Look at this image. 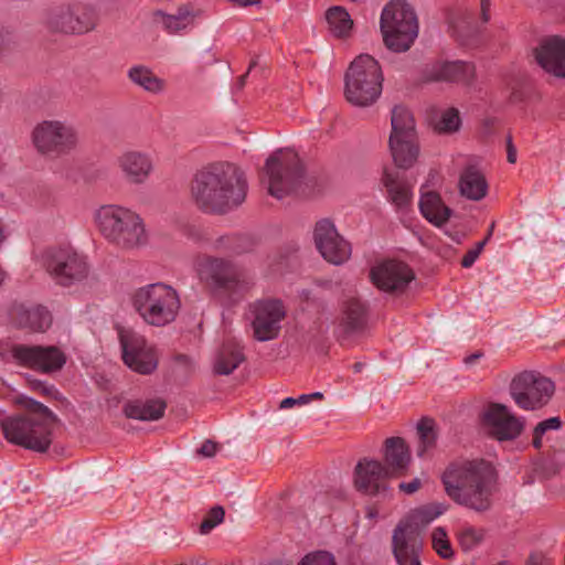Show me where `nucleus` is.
I'll return each instance as SVG.
<instances>
[{
  "label": "nucleus",
  "mask_w": 565,
  "mask_h": 565,
  "mask_svg": "<svg viewBox=\"0 0 565 565\" xmlns=\"http://www.w3.org/2000/svg\"><path fill=\"white\" fill-rule=\"evenodd\" d=\"M243 170L228 162L211 164L198 171L190 184L195 206L210 214H226L238 207L247 195Z\"/></svg>",
  "instance_id": "nucleus-1"
},
{
  "label": "nucleus",
  "mask_w": 565,
  "mask_h": 565,
  "mask_svg": "<svg viewBox=\"0 0 565 565\" xmlns=\"http://www.w3.org/2000/svg\"><path fill=\"white\" fill-rule=\"evenodd\" d=\"M441 482L455 503L481 513L492 507L498 475L483 459L463 460L450 463L441 475Z\"/></svg>",
  "instance_id": "nucleus-2"
},
{
  "label": "nucleus",
  "mask_w": 565,
  "mask_h": 565,
  "mask_svg": "<svg viewBox=\"0 0 565 565\" xmlns=\"http://www.w3.org/2000/svg\"><path fill=\"white\" fill-rule=\"evenodd\" d=\"M15 403L26 414L9 416L2 423L4 438L25 449L46 451L52 443V431L58 423L57 416L42 403L25 395L17 396Z\"/></svg>",
  "instance_id": "nucleus-3"
},
{
  "label": "nucleus",
  "mask_w": 565,
  "mask_h": 565,
  "mask_svg": "<svg viewBox=\"0 0 565 565\" xmlns=\"http://www.w3.org/2000/svg\"><path fill=\"white\" fill-rule=\"evenodd\" d=\"M93 218L100 235L116 247L131 250L148 243L143 218L129 207L105 204L95 210Z\"/></svg>",
  "instance_id": "nucleus-4"
},
{
  "label": "nucleus",
  "mask_w": 565,
  "mask_h": 565,
  "mask_svg": "<svg viewBox=\"0 0 565 565\" xmlns=\"http://www.w3.org/2000/svg\"><path fill=\"white\" fill-rule=\"evenodd\" d=\"M129 301L142 321L152 327L172 323L181 309L179 292L164 282H152L135 289Z\"/></svg>",
  "instance_id": "nucleus-5"
},
{
  "label": "nucleus",
  "mask_w": 565,
  "mask_h": 565,
  "mask_svg": "<svg viewBox=\"0 0 565 565\" xmlns=\"http://www.w3.org/2000/svg\"><path fill=\"white\" fill-rule=\"evenodd\" d=\"M383 79L379 62L369 54H361L347 71L344 96L354 106L367 107L381 96Z\"/></svg>",
  "instance_id": "nucleus-6"
},
{
  "label": "nucleus",
  "mask_w": 565,
  "mask_h": 565,
  "mask_svg": "<svg viewBox=\"0 0 565 565\" xmlns=\"http://www.w3.org/2000/svg\"><path fill=\"white\" fill-rule=\"evenodd\" d=\"M43 266L52 280L61 287H73L86 281L90 273L87 256L72 245H58L42 254Z\"/></svg>",
  "instance_id": "nucleus-7"
},
{
  "label": "nucleus",
  "mask_w": 565,
  "mask_h": 565,
  "mask_svg": "<svg viewBox=\"0 0 565 565\" xmlns=\"http://www.w3.org/2000/svg\"><path fill=\"white\" fill-rule=\"evenodd\" d=\"M31 142L42 156L60 158L74 152L79 146L77 127L65 119H45L31 131Z\"/></svg>",
  "instance_id": "nucleus-8"
},
{
  "label": "nucleus",
  "mask_w": 565,
  "mask_h": 565,
  "mask_svg": "<svg viewBox=\"0 0 565 565\" xmlns=\"http://www.w3.org/2000/svg\"><path fill=\"white\" fill-rule=\"evenodd\" d=\"M381 30L390 50L407 51L418 34L414 10L405 1H391L382 11Z\"/></svg>",
  "instance_id": "nucleus-9"
},
{
  "label": "nucleus",
  "mask_w": 565,
  "mask_h": 565,
  "mask_svg": "<svg viewBox=\"0 0 565 565\" xmlns=\"http://www.w3.org/2000/svg\"><path fill=\"white\" fill-rule=\"evenodd\" d=\"M388 146L398 168L408 169L416 162L419 147L415 119L411 110L403 105L394 106L391 111Z\"/></svg>",
  "instance_id": "nucleus-10"
},
{
  "label": "nucleus",
  "mask_w": 565,
  "mask_h": 565,
  "mask_svg": "<svg viewBox=\"0 0 565 565\" xmlns=\"http://www.w3.org/2000/svg\"><path fill=\"white\" fill-rule=\"evenodd\" d=\"M266 172L268 192L278 200L297 192L305 179L303 166L292 151L270 156L266 161Z\"/></svg>",
  "instance_id": "nucleus-11"
},
{
  "label": "nucleus",
  "mask_w": 565,
  "mask_h": 565,
  "mask_svg": "<svg viewBox=\"0 0 565 565\" xmlns=\"http://www.w3.org/2000/svg\"><path fill=\"white\" fill-rule=\"evenodd\" d=\"M201 282L213 291L237 290L244 287L242 270L226 258L203 256L195 263Z\"/></svg>",
  "instance_id": "nucleus-12"
},
{
  "label": "nucleus",
  "mask_w": 565,
  "mask_h": 565,
  "mask_svg": "<svg viewBox=\"0 0 565 565\" xmlns=\"http://www.w3.org/2000/svg\"><path fill=\"white\" fill-rule=\"evenodd\" d=\"M554 391V383L550 379L533 372L519 374L510 386L515 404L525 411H534L547 404Z\"/></svg>",
  "instance_id": "nucleus-13"
},
{
  "label": "nucleus",
  "mask_w": 565,
  "mask_h": 565,
  "mask_svg": "<svg viewBox=\"0 0 565 565\" xmlns=\"http://www.w3.org/2000/svg\"><path fill=\"white\" fill-rule=\"evenodd\" d=\"M119 340L122 360L131 371L148 375L157 370L159 363L158 351L143 335L131 330H125L120 332Z\"/></svg>",
  "instance_id": "nucleus-14"
},
{
  "label": "nucleus",
  "mask_w": 565,
  "mask_h": 565,
  "mask_svg": "<svg viewBox=\"0 0 565 565\" xmlns=\"http://www.w3.org/2000/svg\"><path fill=\"white\" fill-rule=\"evenodd\" d=\"M47 24L55 32L82 35L96 28L97 14L86 4H67L53 10Z\"/></svg>",
  "instance_id": "nucleus-15"
},
{
  "label": "nucleus",
  "mask_w": 565,
  "mask_h": 565,
  "mask_svg": "<svg viewBox=\"0 0 565 565\" xmlns=\"http://www.w3.org/2000/svg\"><path fill=\"white\" fill-rule=\"evenodd\" d=\"M11 359L21 366L42 373L58 371L66 363L65 354L56 347L14 344L10 350Z\"/></svg>",
  "instance_id": "nucleus-16"
},
{
  "label": "nucleus",
  "mask_w": 565,
  "mask_h": 565,
  "mask_svg": "<svg viewBox=\"0 0 565 565\" xmlns=\"http://www.w3.org/2000/svg\"><path fill=\"white\" fill-rule=\"evenodd\" d=\"M391 478L394 476L384 463L375 459L362 458L354 468L353 484L363 494L387 497L391 492L388 484Z\"/></svg>",
  "instance_id": "nucleus-17"
},
{
  "label": "nucleus",
  "mask_w": 565,
  "mask_h": 565,
  "mask_svg": "<svg viewBox=\"0 0 565 565\" xmlns=\"http://www.w3.org/2000/svg\"><path fill=\"white\" fill-rule=\"evenodd\" d=\"M254 337L260 342L269 341L279 334L280 323L286 316L279 300H259L250 305Z\"/></svg>",
  "instance_id": "nucleus-18"
},
{
  "label": "nucleus",
  "mask_w": 565,
  "mask_h": 565,
  "mask_svg": "<svg viewBox=\"0 0 565 565\" xmlns=\"http://www.w3.org/2000/svg\"><path fill=\"white\" fill-rule=\"evenodd\" d=\"M315 245L321 256L330 264L341 265L351 256V245L337 231L329 220L316 223L313 232Z\"/></svg>",
  "instance_id": "nucleus-19"
},
{
  "label": "nucleus",
  "mask_w": 565,
  "mask_h": 565,
  "mask_svg": "<svg viewBox=\"0 0 565 565\" xmlns=\"http://www.w3.org/2000/svg\"><path fill=\"white\" fill-rule=\"evenodd\" d=\"M372 282L385 292H403L415 278L413 270L402 262H383L371 269Z\"/></svg>",
  "instance_id": "nucleus-20"
},
{
  "label": "nucleus",
  "mask_w": 565,
  "mask_h": 565,
  "mask_svg": "<svg viewBox=\"0 0 565 565\" xmlns=\"http://www.w3.org/2000/svg\"><path fill=\"white\" fill-rule=\"evenodd\" d=\"M489 433L499 441L513 440L518 438L523 428L524 422L515 417L511 411L502 404L491 405L483 415Z\"/></svg>",
  "instance_id": "nucleus-21"
},
{
  "label": "nucleus",
  "mask_w": 565,
  "mask_h": 565,
  "mask_svg": "<svg viewBox=\"0 0 565 565\" xmlns=\"http://www.w3.org/2000/svg\"><path fill=\"white\" fill-rule=\"evenodd\" d=\"M535 60L548 74L565 78V38L551 36L535 49Z\"/></svg>",
  "instance_id": "nucleus-22"
},
{
  "label": "nucleus",
  "mask_w": 565,
  "mask_h": 565,
  "mask_svg": "<svg viewBox=\"0 0 565 565\" xmlns=\"http://www.w3.org/2000/svg\"><path fill=\"white\" fill-rule=\"evenodd\" d=\"M116 162L125 179L131 184H143L153 170L152 159L141 151H125Z\"/></svg>",
  "instance_id": "nucleus-23"
},
{
  "label": "nucleus",
  "mask_w": 565,
  "mask_h": 565,
  "mask_svg": "<svg viewBox=\"0 0 565 565\" xmlns=\"http://www.w3.org/2000/svg\"><path fill=\"white\" fill-rule=\"evenodd\" d=\"M422 544L406 523H399L393 534V551L398 565H422Z\"/></svg>",
  "instance_id": "nucleus-24"
},
{
  "label": "nucleus",
  "mask_w": 565,
  "mask_h": 565,
  "mask_svg": "<svg viewBox=\"0 0 565 565\" xmlns=\"http://www.w3.org/2000/svg\"><path fill=\"white\" fill-rule=\"evenodd\" d=\"M428 81L470 84L475 77V66L462 61L437 62L426 73Z\"/></svg>",
  "instance_id": "nucleus-25"
},
{
  "label": "nucleus",
  "mask_w": 565,
  "mask_h": 565,
  "mask_svg": "<svg viewBox=\"0 0 565 565\" xmlns=\"http://www.w3.org/2000/svg\"><path fill=\"white\" fill-rule=\"evenodd\" d=\"M459 191L471 201H480L488 193V182L476 160H469L459 177Z\"/></svg>",
  "instance_id": "nucleus-26"
},
{
  "label": "nucleus",
  "mask_w": 565,
  "mask_h": 565,
  "mask_svg": "<svg viewBox=\"0 0 565 565\" xmlns=\"http://www.w3.org/2000/svg\"><path fill=\"white\" fill-rule=\"evenodd\" d=\"M385 466L394 478L403 476L411 463L409 449L401 437H391L385 440Z\"/></svg>",
  "instance_id": "nucleus-27"
},
{
  "label": "nucleus",
  "mask_w": 565,
  "mask_h": 565,
  "mask_svg": "<svg viewBox=\"0 0 565 565\" xmlns=\"http://www.w3.org/2000/svg\"><path fill=\"white\" fill-rule=\"evenodd\" d=\"M13 317L19 327L31 331H44L52 322L51 313L42 306L19 305L14 308Z\"/></svg>",
  "instance_id": "nucleus-28"
},
{
  "label": "nucleus",
  "mask_w": 565,
  "mask_h": 565,
  "mask_svg": "<svg viewBox=\"0 0 565 565\" xmlns=\"http://www.w3.org/2000/svg\"><path fill=\"white\" fill-rule=\"evenodd\" d=\"M367 324V308L356 298L348 299L342 305L340 327L347 333L360 332Z\"/></svg>",
  "instance_id": "nucleus-29"
},
{
  "label": "nucleus",
  "mask_w": 565,
  "mask_h": 565,
  "mask_svg": "<svg viewBox=\"0 0 565 565\" xmlns=\"http://www.w3.org/2000/svg\"><path fill=\"white\" fill-rule=\"evenodd\" d=\"M419 210L429 223L438 227H441L452 213L451 210L445 205L440 195L431 191L422 194Z\"/></svg>",
  "instance_id": "nucleus-30"
},
{
  "label": "nucleus",
  "mask_w": 565,
  "mask_h": 565,
  "mask_svg": "<svg viewBox=\"0 0 565 565\" xmlns=\"http://www.w3.org/2000/svg\"><path fill=\"white\" fill-rule=\"evenodd\" d=\"M164 409L166 404L162 399H137L125 404L124 414L138 420H158L163 416Z\"/></svg>",
  "instance_id": "nucleus-31"
},
{
  "label": "nucleus",
  "mask_w": 565,
  "mask_h": 565,
  "mask_svg": "<svg viewBox=\"0 0 565 565\" xmlns=\"http://www.w3.org/2000/svg\"><path fill=\"white\" fill-rule=\"evenodd\" d=\"M154 17L157 23H159L169 34H177L184 31L194 22V14L188 8H179L174 14L158 11Z\"/></svg>",
  "instance_id": "nucleus-32"
},
{
  "label": "nucleus",
  "mask_w": 565,
  "mask_h": 565,
  "mask_svg": "<svg viewBox=\"0 0 565 565\" xmlns=\"http://www.w3.org/2000/svg\"><path fill=\"white\" fill-rule=\"evenodd\" d=\"M383 183L388 192L390 201L398 209H406L412 201V190L396 173L385 171Z\"/></svg>",
  "instance_id": "nucleus-33"
},
{
  "label": "nucleus",
  "mask_w": 565,
  "mask_h": 565,
  "mask_svg": "<svg viewBox=\"0 0 565 565\" xmlns=\"http://www.w3.org/2000/svg\"><path fill=\"white\" fill-rule=\"evenodd\" d=\"M243 360L241 347L236 343H226L215 359L214 371L220 375H228L238 367Z\"/></svg>",
  "instance_id": "nucleus-34"
},
{
  "label": "nucleus",
  "mask_w": 565,
  "mask_h": 565,
  "mask_svg": "<svg viewBox=\"0 0 565 565\" xmlns=\"http://www.w3.org/2000/svg\"><path fill=\"white\" fill-rule=\"evenodd\" d=\"M127 75L135 85L148 93L160 94L164 89V81L143 65L130 67Z\"/></svg>",
  "instance_id": "nucleus-35"
},
{
  "label": "nucleus",
  "mask_w": 565,
  "mask_h": 565,
  "mask_svg": "<svg viewBox=\"0 0 565 565\" xmlns=\"http://www.w3.org/2000/svg\"><path fill=\"white\" fill-rule=\"evenodd\" d=\"M326 20L330 32L338 36L344 38L349 35L353 26V21L349 12L342 7H332L326 13Z\"/></svg>",
  "instance_id": "nucleus-36"
},
{
  "label": "nucleus",
  "mask_w": 565,
  "mask_h": 565,
  "mask_svg": "<svg viewBox=\"0 0 565 565\" xmlns=\"http://www.w3.org/2000/svg\"><path fill=\"white\" fill-rule=\"evenodd\" d=\"M486 539V531L481 527L463 525L457 531V540L465 552L480 546Z\"/></svg>",
  "instance_id": "nucleus-37"
},
{
  "label": "nucleus",
  "mask_w": 565,
  "mask_h": 565,
  "mask_svg": "<svg viewBox=\"0 0 565 565\" xmlns=\"http://www.w3.org/2000/svg\"><path fill=\"white\" fill-rule=\"evenodd\" d=\"M417 433L419 436V446L417 455L423 457L436 444L435 424L431 419L424 418L417 425Z\"/></svg>",
  "instance_id": "nucleus-38"
},
{
  "label": "nucleus",
  "mask_w": 565,
  "mask_h": 565,
  "mask_svg": "<svg viewBox=\"0 0 565 565\" xmlns=\"http://www.w3.org/2000/svg\"><path fill=\"white\" fill-rule=\"evenodd\" d=\"M433 547L443 558L452 556V548L448 540L447 533L443 527H436L431 533Z\"/></svg>",
  "instance_id": "nucleus-39"
},
{
  "label": "nucleus",
  "mask_w": 565,
  "mask_h": 565,
  "mask_svg": "<svg viewBox=\"0 0 565 565\" xmlns=\"http://www.w3.org/2000/svg\"><path fill=\"white\" fill-rule=\"evenodd\" d=\"M446 508L443 504H430L416 510L414 512V519L423 524H428L439 515L444 514Z\"/></svg>",
  "instance_id": "nucleus-40"
},
{
  "label": "nucleus",
  "mask_w": 565,
  "mask_h": 565,
  "mask_svg": "<svg viewBox=\"0 0 565 565\" xmlns=\"http://www.w3.org/2000/svg\"><path fill=\"white\" fill-rule=\"evenodd\" d=\"M460 127L459 113L455 108L447 109L443 113L441 118L438 122V129L443 132H452L458 130Z\"/></svg>",
  "instance_id": "nucleus-41"
},
{
  "label": "nucleus",
  "mask_w": 565,
  "mask_h": 565,
  "mask_svg": "<svg viewBox=\"0 0 565 565\" xmlns=\"http://www.w3.org/2000/svg\"><path fill=\"white\" fill-rule=\"evenodd\" d=\"M224 515L225 512L222 507L217 505L212 508L207 516L202 521L200 525V532L202 534L210 533L215 526L223 522Z\"/></svg>",
  "instance_id": "nucleus-42"
},
{
  "label": "nucleus",
  "mask_w": 565,
  "mask_h": 565,
  "mask_svg": "<svg viewBox=\"0 0 565 565\" xmlns=\"http://www.w3.org/2000/svg\"><path fill=\"white\" fill-rule=\"evenodd\" d=\"M299 565H337L334 556L324 551L306 555Z\"/></svg>",
  "instance_id": "nucleus-43"
},
{
  "label": "nucleus",
  "mask_w": 565,
  "mask_h": 565,
  "mask_svg": "<svg viewBox=\"0 0 565 565\" xmlns=\"http://www.w3.org/2000/svg\"><path fill=\"white\" fill-rule=\"evenodd\" d=\"M490 235H491V233H489L488 236L483 241L478 242L473 248L469 249L465 254V256L461 259V266L463 268H470L475 264V262L478 259L481 252L483 250Z\"/></svg>",
  "instance_id": "nucleus-44"
},
{
  "label": "nucleus",
  "mask_w": 565,
  "mask_h": 565,
  "mask_svg": "<svg viewBox=\"0 0 565 565\" xmlns=\"http://www.w3.org/2000/svg\"><path fill=\"white\" fill-rule=\"evenodd\" d=\"M29 385L33 391L40 392L43 395L53 396V397H57V395H58V392L55 388V386L51 385L46 382H43V381H40L36 379H32L29 381Z\"/></svg>",
  "instance_id": "nucleus-45"
},
{
  "label": "nucleus",
  "mask_w": 565,
  "mask_h": 565,
  "mask_svg": "<svg viewBox=\"0 0 565 565\" xmlns=\"http://www.w3.org/2000/svg\"><path fill=\"white\" fill-rule=\"evenodd\" d=\"M562 427V420L559 417H551L545 420L540 422L534 430L539 435H544L548 430H558Z\"/></svg>",
  "instance_id": "nucleus-46"
},
{
  "label": "nucleus",
  "mask_w": 565,
  "mask_h": 565,
  "mask_svg": "<svg viewBox=\"0 0 565 565\" xmlns=\"http://www.w3.org/2000/svg\"><path fill=\"white\" fill-rule=\"evenodd\" d=\"M422 487V481L419 478H414L409 482H401L398 484V489L401 492L405 494H413L417 492Z\"/></svg>",
  "instance_id": "nucleus-47"
},
{
  "label": "nucleus",
  "mask_w": 565,
  "mask_h": 565,
  "mask_svg": "<svg viewBox=\"0 0 565 565\" xmlns=\"http://www.w3.org/2000/svg\"><path fill=\"white\" fill-rule=\"evenodd\" d=\"M308 404V396L306 394H302L298 397H286L280 402L279 407L281 409L290 408L295 405H305Z\"/></svg>",
  "instance_id": "nucleus-48"
},
{
  "label": "nucleus",
  "mask_w": 565,
  "mask_h": 565,
  "mask_svg": "<svg viewBox=\"0 0 565 565\" xmlns=\"http://www.w3.org/2000/svg\"><path fill=\"white\" fill-rule=\"evenodd\" d=\"M217 444L212 440H206L202 444L198 452L203 457H213L217 451Z\"/></svg>",
  "instance_id": "nucleus-49"
},
{
  "label": "nucleus",
  "mask_w": 565,
  "mask_h": 565,
  "mask_svg": "<svg viewBox=\"0 0 565 565\" xmlns=\"http://www.w3.org/2000/svg\"><path fill=\"white\" fill-rule=\"evenodd\" d=\"M527 565H552V563L544 553L534 552L530 555Z\"/></svg>",
  "instance_id": "nucleus-50"
},
{
  "label": "nucleus",
  "mask_w": 565,
  "mask_h": 565,
  "mask_svg": "<svg viewBox=\"0 0 565 565\" xmlns=\"http://www.w3.org/2000/svg\"><path fill=\"white\" fill-rule=\"evenodd\" d=\"M491 0H480L481 20L487 23L490 20Z\"/></svg>",
  "instance_id": "nucleus-51"
},
{
  "label": "nucleus",
  "mask_w": 565,
  "mask_h": 565,
  "mask_svg": "<svg viewBox=\"0 0 565 565\" xmlns=\"http://www.w3.org/2000/svg\"><path fill=\"white\" fill-rule=\"evenodd\" d=\"M507 159L510 163L516 162V149L513 146L511 139L508 140V145H507Z\"/></svg>",
  "instance_id": "nucleus-52"
},
{
  "label": "nucleus",
  "mask_w": 565,
  "mask_h": 565,
  "mask_svg": "<svg viewBox=\"0 0 565 565\" xmlns=\"http://www.w3.org/2000/svg\"><path fill=\"white\" fill-rule=\"evenodd\" d=\"M533 446L536 448V449H540L542 447V437L543 435H539L537 433H535V430L533 431Z\"/></svg>",
  "instance_id": "nucleus-53"
},
{
  "label": "nucleus",
  "mask_w": 565,
  "mask_h": 565,
  "mask_svg": "<svg viewBox=\"0 0 565 565\" xmlns=\"http://www.w3.org/2000/svg\"><path fill=\"white\" fill-rule=\"evenodd\" d=\"M480 356H481V353H473L465 359V363L467 365H470V364L475 363Z\"/></svg>",
  "instance_id": "nucleus-54"
},
{
  "label": "nucleus",
  "mask_w": 565,
  "mask_h": 565,
  "mask_svg": "<svg viewBox=\"0 0 565 565\" xmlns=\"http://www.w3.org/2000/svg\"><path fill=\"white\" fill-rule=\"evenodd\" d=\"M306 396H308V403H310L313 399H322L323 398V394L320 392L306 394Z\"/></svg>",
  "instance_id": "nucleus-55"
},
{
  "label": "nucleus",
  "mask_w": 565,
  "mask_h": 565,
  "mask_svg": "<svg viewBox=\"0 0 565 565\" xmlns=\"http://www.w3.org/2000/svg\"><path fill=\"white\" fill-rule=\"evenodd\" d=\"M366 515L370 519H375L377 516V512L375 510H373V509H369Z\"/></svg>",
  "instance_id": "nucleus-56"
},
{
  "label": "nucleus",
  "mask_w": 565,
  "mask_h": 565,
  "mask_svg": "<svg viewBox=\"0 0 565 565\" xmlns=\"http://www.w3.org/2000/svg\"><path fill=\"white\" fill-rule=\"evenodd\" d=\"M446 234H448L455 242H460V235L457 232L455 235L449 234V232H446Z\"/></svg>",
  "instance_id": "nucleus-57"
},
{
  "label": "nucleus",
  "mask_w": 565,
  "mask_h": 565,
  "mask_svg": "<svg viewBox=\"0 0 565 565\" xmlns=\"http://www.w3.org/2000/svg\"><path fill=\"white\" fill-rule=\"evenodd\" d=\"M246 76H247V74L242 75V76L239 77L238 83H239V86H241V87L244 85Z\"/></svg>",
  "instance_id": "nucleus-58"
},
{
  "label": "nucleus",
  "mask_w": 565,
  "mask_h": 565,
  "mask_svg": "<svg viewBox=\"0 0 565 565\" xmlns=\"http://www.w3.org/2000/svg\"><path fill=\"white\" fill-rule=\"evenodd\" d=\"M9 417H4L3 413L0 411V426L2 427V423L7 420Z\"/></svg>",
  "instance_id": "nucleus-59"
},
{
  "label": "nucleus",
  "mask_w": 565,
  "mask_h": 565,
  "mask_svg": "<svg viewBox=\"0 0 565 565\" xmlns=\"http://www.w3.org/2000/svg\"><path fill=\"white\" fill-rule=\"evenodd\" d=\"M218 62V58L212 54L211 56V61L209 62L210 64H214V63H217Z\"/></svg>",
  "instance_id": "nucleus-60"
},
{
  "label": "nucleus",
  "mask_w": 565,
  "mask_h": 565,
  "mask_svg": "<svg viewBox=\"0 0 565 565\" xmlns=\"http://www.w3.org/2000/svg\"><path fill=\"white\" fill-rule=\"evenodd\" d=\"M4 278L6 274L0 269V284L3 281Z\"/></svg>",
  "instance_id": "nucleus-61"
},
{
  "label": "nucleus",
  "mask_w": 565,
  "mask_h": 565,
  "mask_svg": "<svg viewBox=\"0 0 565 565\" xmlns=\"http://www.w3.org/2000/svg\"><path fill=\"white\" fill-rule=\"evenodd\" d=\"M224 241H228V237H223V238H221L218 242H220V243H223Z\"/></svg>",
  "instance_id": "nucleus-62"
},
{
  "label": "nucleus",
  "mask_w": 565,
  "mask_h": 565,
  "mask_svg": "<svg viewBox=\"0 0 565 565\" xmlns=\"http://www.w3.org/2000/svg\"><path fill=\"white\" fill-rule=\"evenodd\" d=\"M3 166V161H2V157L0 156V169L2 168Z\"/></svg>",
  "instance_id": "nucleus-63"
}]
</instances>
